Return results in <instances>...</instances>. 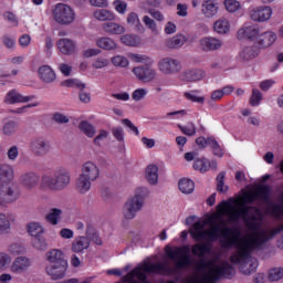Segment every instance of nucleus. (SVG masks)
Wrapping results in <instances>:
<instances>
[{"instance_id":"obj_13","label":"nucleus","mask_w":283,"mask_h":283,"mask_svg":"<svg viewBox=\"0 0 283 283\" xmlns=\"http://www.w3.org/2000/svg\"><path fill=\"white\" fill-rule=\"evenodd\" d=\"M222 48V40L213 36H205L199 40V50L201 52H216Z\"/></svg>"},{"instance_id":"obj_15","label":"nucleus","mask_w":283,"mask_h":283,"mask_svg":"<svg viewBox=\"0 0 283 283\" xmlns=\"http://www.w3.org/2000/svg\"><path fill=\"white\" fill-rule=\"evenodd\" d=\"M271 14H273V9H271V7H259L250 11V18L252 21H256V23L269 21Z\"/></svg>"},{"instance_id":"obj_2","label":"nucleus","mask_w":283,"mask_h":283,"mask_svg":"<svg viewBox=\"0 0 283 283\" xmlns=\"http://www.w3.org/2000/svg\"><path fill=\"white\" fill-rule=\"evenodd\" d=\"M233 275L235 268L227 261L221 263L201 261L197 266V273L186 279V283H216L219 280H231Z\"/></svg>"},{"instance_id":"obj_28","label":"nucleus","mask_w":283,"mask_h":283,"mask_svg":"<svg viewBox=\"0 0 283 283\" xmlns=\"http://www.w3.org/2000/svg\"><path fill=\"white\" fill-rule=\"evenodd\" d=\"M185 43H187V36L184 34H177L166 40V48H169L170 50H178V48H182Z\"/></svg>"},{"instance_id":"obj_41","label":"nucleus","mask_w":283,"mask_h":283,"mask_svg":"<svg viewBox=\"0 0 283 283\" xmlns=\"http://www.w3.org/2000/svg\"><path fill=\"white\" fill-rule=\"evenodd\" d=\"M86 239L92 242H94L95 244H103V241L101 240V237H98V232H96V229H94V227L92 226H87L86 228Z\"/></svg>"},{"instance_id":"obj_3","label":"nucleus","mask_w":283,"mask_h":283,"mask_svg":"<svg viewBox=\"0 0 283 283\" xmlns=\"http://www.w3.org/2000/svg\"><path fill=\"white\" fill-rule=\"evenodd\" d=\"M45 260L49 264L45 265V273L51 280H63L67 275L70 264L65 259V253L59 249L50 250L45 253Z\"/></svg>"},{"instance_id":"obj_39","label":"nucleus","mask_w":283,"mask_h":283,"mask_svg":"<svg viewBox=\"0 0 283 283\" xmlns=\"http://www.w3.org/2000/svg\"><path fill=\"white\" fill-rule=\"evenodd\" d=\"M94 17L97 21H114V19H116V15L107 9H97L94 12Z\"/></svg>"},{"instance_id":"obj_56","label":"nucleus","mask_w":283,"mask_h":283,"mask_svg":"<svg viewBox=\"0 0 283 283\" xmlns=\"http://www.w3.org/2000/svg\"><path fill=\"white\" fill-rule=\"evenodd\" d=\"M145 96H147V88H137L132 94V98L133 101H136V103L143 101Z\"/></svg>"},{"instance_id":"obj_58","label":"nucleus","mask_w":283,"mask_h":283,"mask_svg":"<svg viewBox=\"0 0 283 283\" xmlns=\"http://www.w3.org/2000/svg\"><path fill=\"white\" fill-rule=\"evenodd\" d=\"M52 120H54V123H57V125H65L70 123V117L61 113H54Z\"/></svg>"},{"instance_id":"obj_61","label":"nucleus","mask_w":283,"mask_h":283,"mask_svg":"<svg viewBox=\"0 0 283 283\" xmlns=\"http://www.w3.org/2000/svg\"><path fill=\"white\" fill-rule=\"evenodd\" d=\"M120 41L122 43H124V45H129V46L136 45V38H134V35H129V34L122 35Z\"/></svg>"},{"instance_id":"obj_45","label":"nucleus","mask_w":283,"mask_h":283,"mask_svg":"<svg viewBox=\"0 0 283 283\" xmlns=\"http://www.w3.org/2000/svg\"><path fill=\"white\" fill-rule=\"evenodd\" d=\"M28 232L32 238H39L43 233V227L39 222H31L27 226Z\"/></svg>"},{"instance_id":"obj_20","label":"nucleus","mask_w":283,"mask_h":283,"mask_svg":"<svg viewBox=\"0 0 283 283\" xmlns=\"http://www.w3.org/2000/svg\"><path fill=\"white\" fill-rule=\"evenodd\" d=\"M57 48L62 54L71 55L76 52V42L67 38H62L57 41Z\"/></svg>"},{"instance_id":"obj_21","label":"nucleus","mask_w":283,"mask_h":283,"mask_svg":"<svg viewBox=\"0 0 283 283\" xmlns=\"http://www.w3.org/2000/svg\"><path fill=\"white\" fill-rule=\"evenodd\" d=\"M190 253L191 250L189 249V245L177 247L175 250L171 249V247L166 248V255L174 262H177L180 255H189Z\"/></svg>"},{"instance_id":"obj_19","label":"nucleus","mask_w":283,"mask_h":283,"mask_svg":"<svg viewBox=\"0 0 283 283\" xmlns=\"http://www.w3.org/2000/svg\"><path fill=\"white\" fill-rule=\"evenodd\" d=\"M260 54V46L258 44H252L245 46L239 54L240 61L243 63H247V61H253L255 56H259Z\"/></svg>"},{"instance_id":"obj_54","label":"nucleus","mask_w":283,"mask_h":283,"mask_svg":"<svg viewBox=\"0 0 283 283\" xmlns=\"http://www.w3.org/2000/svg\"><path fill=\"white\" fill-rule=\"evenodd\" d=\"M178 127L185 136H196V124L193 122L188 123V126L178 125Z\"/></svg>"},{"instance_id":"obj_17","label":"nucleus","mask_w":283,"mask_h":283,"mask_svg":"<svg viewBox=\"0 0 283 283\" xmlns=\"http://www.w3.org/2000/svg\"><path fill=\"white\" fill-rule=\"evenodd\" d=\"M34 98H36V95L23 96L18 93L17 90H11L7 93L4 103H7V105H14L17 103H30V101H34Z\"/></svg>"},{"instance_id":"obj_11","label":"nucleus","mask_w":283,"mask_h":283,"mask_svg":"<svg viewBox=\"0 0 283 283\" xmlns=\"http://www.w3.org/2000/svg\"><path fill=\"white\" fill-rule=\"evenodd\" d=\"M0 199L6 205H12L19 200V190L14 184H1L0 185Z\"/></svg>"},{"instance_id":"obj_18","label":"nucleus","mask_w":283,"mask_h":283,"mask_svg":"<svg viewBox=\"0 0 283 283\" xmlns=\"http://www.w3.org/2000/svg\"><path fill=\"white\" fill-rule=\"evenodd\" d=\"M38 76L40 80H42L43 83H48V84L54 83V81H56V73L48 64L41 65L38 69Z\"/></svg>"},{"instance_id":"obj_42","label":"nucleus","mask_w":283,"mask_h":283,"mask_svg":"<svg viewBox=\"0 0 283 283\" xmlns=\"http://www.w3.org/2000/svg\"><path fill=\"white\" fill-rule=\"evenodd\" d=\"M214 32L218 34H227L229 32V21L227 19H220L213 24Z\"/></svg>"},{"instance_id":"obj_60","label":"nucleus","mask_w":283,"mask_h":283,"mask_svg":"<svg viewBox=\"0 0 283 283\" xmlns=\"http://www.w3.org/2000/svg\"><path fill=\"white\" fill-rule=\"evenodd\" d=\"M185 98H187V101H191V103H199L200 105H202V103H205V97H199V96H196L189 92H186L184 94Z\"/></svg>"},{"instance_id":"obj_35","label":"nucleus","mask_w":283,"mask_h":283,"mask_svg":"<svg viewBox=\"0 0 283 283\" xmlns=\"http://www.w3.org/2000/svg\"><path fill=\"white\" fill-rule=\"evenodd\" d=\"M103 30H105L107 32V34H125V27H123L116 22L104 23Z\"/></svg>"},{"instance_id":"obj_53","label":"nucleus","mask_w":283,"mask_h":283,"mask_svg":"<svg viewBox=\"0 0 283 283\" xmlns=\"http://www.w3.org/2000/svg\"><path fill=\"white\" fill-rule=\"evenodd\" d=\"M111 132L117 143H125V129H123L122 126L113 127Z\"/></svg>"},{"instance_id":"obj_55","label":"nucleus","mask_w":283,"mask_h":283,"mask_svg":"<svg viewBox=\"0 0 283 283\" xmlns=\"http://www.w3.org/2000/svg\"><path fill=\"white\" fill-rule=\"evenodd\" d=\"M224 7L228 12H238L240 10V2L237 0H224Z\"/></svg>"},{"instance_id":"obj_12","label":"nucleus","mask_w":283,"mask_h":283,"mask_svg":"<svg viewBox=\"0 0 283 283\" xmlns=\"http://www.w3.org/2000/svg\"><path fill=\"white\" fill-rule=\"evenodd\" d=\"M53 174L57 185V191H63V189L70 186L72 180V174L70 172V169L60 167L56 168Z\"/></svg>"},{"instance_id":"obj_40","label":"nucleus","mask_w":283,"mask_h":283,"mask_svg":"<svg viewBox=\"0 0 283 283\" xmlns=\"http://www.w3.org/2000/svg\"><path fill=\"white\" fill-rule=\"evenodd\" d=\"M192 167L196 171H200V174H207L209 171V159L206 157L197 158Z\"/></svg>"},{"instance_id":"obj_51","label":"nucleus","mask_w":283,"mask_h":283,"mask_svg":"<svg viewBox=\"0 0 283 283\" xmlns=\"http://www.w3.org/2000/svg\"><path fill=\"white\" fill-rule=\"evenodd\" d=\"M269 280L270 282H280V280H283V268H274L270 270Z\"/></svg>"},{"instance_id":"obj_7","label":"nucleus","mask_w":283,"mask_h":283,"mask_svg":"<svg viewBox=\"0 0 283 283\" xmlns=\"http://www.w3.org/2000/svg\"><path fill=\"white\" fill-rule=\"evenodd\" d=\"M53 19L60 25H70L74 23V19H76V13L74 12V9H72V7L64 3H57L53 9Z\"/></svg>"},{"instance_id":"obj_10","label":"nucleus","mask_w":283,"mask_h":283,"mask_svg":"<svg viewBox=\"0 0 283 283\" xmlns=\"http://www.w3.org/2000/svg\"><path fill=\"white\" fill-rule=\"evenodd\" d=\"M159 72L166 74V76H171V74H178L182 70V64L180 61L172 57H164L158 63Z\"/></svg>"},{"instance_id":"obj_33","label":"nucleus","mask_w":283,"mask_h":283,"mask_svg":"<svg viewBox=\"0 0 283 283\" xmlns=\"http://www.w3.org/2000/svg\"><path fill=\"white\" fill-rule=\"evenodd\" d=\"M41 185L44 189H50L51 191H59V186L56 184V177L44 175L41 179Z\"/></svg>"},{"instance_id":"obj_6","label":"nucleus","mask_w":283,"mask_h":283,"mask_svg":"<svg viewBox=\"0 0 283 283\" xmlns=\"http://www.w3.org/2000/svg\"><path fill=\"white\" fill-rule=\"evenodd\" d=\"M145 193L147 189H142V192H137L133 198L128 199L123 208V216L125 220H134L138 211H140L145 205Z\"/></svg>"},{"instance_id":"obj_24","label":"nucleus","mask_w":283,"mask_h":283,"mask_svg":"<svg viewBox=\"0 0 283 283\" xmlns=\"http://www.w3.org/2000/svg\"><path fill=\"white\" fill-rule=\"evenodd\" d=\"M207 76V73L200 69H191L186 70L182 73V81H187L188 83H193L196 81H202Z\"/></svg>"},{"instance_id":"obj_44","label":"nucleus","mask_w":283,"mask_h":283,"mask_svg":"<svg viewBox=\"0 0 283 283\" xmlns=\"http://www.w3.org/2000/svg\"><path fill=\"white\" fill-rule=\"evenodd\" d=\"M17 129H19V123L14 122V120H9L4 124V126L2 127V132L4 134V136H12L14 134H17Z\"/></svg>"},{"instance_id":"obj_64","label":"nucleus","mask_w":283,"mask_h":283,"mask_svg":"<svg viewBox=\"0 0 283 283\" xmlns=\"http://www.w3.org/2000/svg\"><path fill=\"white\" fill-rule=\"evenodd\" d=\"M189 7L187 4L178 3L177 4V15L178 17H187L188 12L187 10Z\"/></svg>"},{"instance_id":"obj_46","label":"nucleus","mask_w":283,"mask_h":283,"mask_svg":"<svg viewBox=\"0 0 283 283\" xmlns=\"http://www.w3.org/2000/svg\"><path fill=\"white\" fill-rule=\"evenodd\" d=\"M209 147L213 156H217V158H222V156H224V148H222V146H220V143L216 140V137H212V140L210 142Z\"/></svg>"},{"instance_id":"obj_9","label":"nucleus","mask_w":283,"mask_h":283,"mask_svg":"<svg viewBox=\"0 0 283 283\" xmlns=\"http://www.w3.org/2000/svg\"><path fill=\"white\" fill-rule=\"evenodd\" d=\"M132 72L138 81H142V83H151L157 76L156 69L151 67L149 64L135 66Z\"/></svg>"},{"instance_id":"obj_43","label":"nucleus","mask_w":283,"mask_h":283,"mask_svg":"<svg viewBox=\"0 0 283 283\" xmlns=\"http://www.w3.org/2000/svg\"><path fill=\"white\" fill-rule=\"evenodd\" d=\"M63 210L59 208H52L51 211L46 214V220L51 224H59V220H61V216Z\"/></svg>"},{"instance_id":"obj_37","label":"nucleus","mask_w":283,"mask_h":283,"mask_svg":"<svg viewBox=\"0 0 283 283\" xmlns=\"http://www.w3.org/2000/svg\"><path fill=\"white\" fill-rule=\"evenodd\" d=\"M178 186L181 193L186 195L193 193V189H196L193 180L187 178L180 179Z\"/></svg>"},{"instance_id":"obj_23","label":"nucleus","mask_w":283,"mask_h":283,"mask_svg":"<svg viewBox=\"0 0 283 283\" xmlns=\"http://www.w3.org/2000/svg\"><path fill=\"white\" fill-rule=\"evenodd\" d=\"M256 41L260 48H264V49L271 48V45H273V43L277 41V34H275V32L273 31H266V32L260 33Z\"/></svg>"},{"instance_id":"obj_30","label":"nucleus","mask_w":283,"mask_h":283,"mask_svg":"<svg viewBox=\"0 0 283 283\" xmlns=\"http://www.w3.org/2000/svg\"><path fill=\"white\" fill-rule=\"evenodd\" d=\"M256 200H262L264 205H269L271 202V187L263 185L260 186L255 190Z\"/></svg>"},{"instance_id":"obj_29","label":"nucleus","mask_w":283,"mask_h":283,"mask_svg":"<svg viewBox=\"0 0 283 283\" xmlns=\"http://www.w3.org/2000/svg\"><path fill=\"white\" fill-rule=\"evenodd\" d=\"M30 266V260L24 256H19L14 260L11 271L13 273H23V271H28V268Z\"/></svg>"},{"instance_id":"obj_5","label":"nucleus","mask_w":283,"mask_h":283,"mask_svg":"<svg viewBox=\"0 0 283 283\" xmlns=\"http://www.w3.org/2000/svg\"><path fill=\"white\" fill-rule=\"evenodd\" d=\"M189 266H191V256L184 255L181 260L177 261L175 269L167 266L165 263H154L146 265L144 270L146 273H167L168 275H177L175 280L178 282L180 280V276H178V271L189 269Z\"/></svg>"},{"instance_id":"obj_31","label":"nucleus","mask_w":283,"mask_h":283,"mask_svg":"<svg viewBox=\"0 0 283 283\" xmlns=\"http://www.w3.org/2000/svg\"><path fill=\"white\" fill-rule=\"evenodd\" d=\"M96 45L97 48H101V50H106L108 52H111L112 50L118 49V44H116V42L112 38H107V36L97 39Z\"/></svg>"},{"instance_id":"obj_49","label":"nucleus","mask_w":283,"mask_h":283,"mask_svg":"<svg viewBox=\"0 0 283 283\" xmlns=\"http://www.w3.org/2000/svg\"><path fill=\"white\" fill-rule=\"evenodd\" d=\"M32 247L36 251H48V241H45V238L35 237L32 240Z\"/></svg>"},{"instance_id":"obj_62","label":"nucleus","mask_w":283,"mask_h":283,"mask_svg":"<svg viewBox=\"0 0 283 283\" xmlns=\"http://www.w3.org/2000/svg\"><path fill=\"white\" fill-rule=\"evenodd\" d=\"M3 19L6 21H9V23H14L15 25H19V20L17 19V15L12 13V11H6L3 13Z\"/></svg>"},{"instance_id":"obj_36","label":"nucleus","mask_w":283,"mask_h":283,"mask_svg":"<svg viewBox=\"0 0 283 283\" xmlns=\"http://www.w3.org/2000/svg\"><path fill=\"white\" fill-rule=\"evenodd\" d=\"M12 231V223L6 213L0 212V235H8Z\"/></svg>"},{"instance_id":"obj_1","label":"nucleus","mask_w":283,"mask_h":283,"mask_svg":"<svg viewBox=\"0 0 283 283\" xmlns=\"http://www.w3.org/2000/svg\"><path fill=\"white\" fill-rule=\"evenodd\" d=\"M206 224V222L196 221L190 229L192 240H196V242H202V240L206 241L192 245V255H196L197 258H205V255H209V253L213 251V244L211 242H218L220 238H222L220 243L223 249H233L234 247V249L238 250L240 240L233 237L234 229L228 227L222 217H220V222L213 226L211 230H205Z\"/></svg>"},{"instance_id":"obj_52","label":"nucleus","mask_w":283,"mask_h":283,"mask_svg":"<svg viewBox=\"0 0 283 283\" xmlns=\"http://www.w3.org/2000/svg\"><path fill=\"white\" fill-rule=\"evenodd\" d=\"M111 63H113L115 67H127V65H129V60L123 55H115L111 59Z\"/></svg>"},{"instance_id":"obj_27","label":"nucleus","mask_w":283,"mask_h":283,"mask_svg":"<svg viewBox=\"0 0 283 283\" xmlns=\"http://www.w3.org/2000/svg\"><path fill=\"white\" fill-rule=\"evenodd\" d=\"M202 14L211 19L218 14V3L216 0H206L202 3Z\"/></svg>"},{"instance_id":"obj_59","label":"nucleus","mask_w":283,"mask_h":283,"mask_svg":"<svg viewBox=\"0 0 283 283\" xmlns=\"http://www.w3.org/2000/svg\"><path fill=\"white\" fill-rule=\"evenodd\" d=\"M211 140H213V137H198L196 139V144L198 145L199 149H207L211 144Z\"/></svg>"},{"instance_id":"obj_14","label":"nucleus","mask_w":283,"mask_h":283,"mask_svg":"<svg viewBox=\"0 0 283 283\" xmlns=\"http://www.w3.org/2000/svg\"><path fill=\"white\" fill-rule=\"evenodd\" d=\"M30 148L34 156H46V154H50L51 146L50 142L43 138H35L31 142Z\"/></svg>"},{"instance_id":"obj_50","label":"nucleus","mask_w":283,"mask_h":283,"mask_svg":"<svg viewBox=\"0 0 283 283\" xmlns=\"http://www.w3.org/2000/svg\"><path fill=\"white\" fill-rule=\"evenodd\" d=\"M262 98H263L262 92H260V90H258V88H253L252 95L250 97V105L252 107H258V105H260V103H262Z\"/></svg>"},{"instance_id":"obj_32","label":"nucleus","mask_w":283,"mask_h":283,"mask_svg":"<svg viewBox=\"0 0 283 283\" xmlns=\"http://www.w3.org/2000/svg\"><path fill=\"white\" fill-rule=\"evenodd\" d=\"M85 249H90V239L86 237H78L72 243L73 253H81L85 251Z\"/></svg>"},{"instance_id":"obj_34","label":"nucleus","mask_w":283,"mask_h":283,"mask_svg":"<svg viewBox=\"0 0 283 283\" xmlns=\"http://www.w3.org/2000/svg\"><path fill=\"white\" fill-rule=\"evenodd\" d=\"M146 180L149 185H158V166L148 165L146 168Z\"/></svg>"},{"instance_id":"obj_57","label":"nucleus","mask_w":283,"mask_h":283,"mask_svg":"<svg viewBox=\"0 0 283 283\" xmlns=\"http://www.w3.org/2000/svg\"><path fill=\"white\" fill-rule=\"evenodd\" d=\"M143 21L145 23V25L151 30V32H154V34H158V28L156 27V22L154 21V19L149 18V15H145L143 18Z\"/></svg>"},{"instance_id":"obj_16","label":"nucleus","mask_w":283,"mask_h":283,"mask_svg":"<svg viewBox=\"0 0 283 283\" xmlns=\"http://www.w3.org/2000/svg\"><path fill=\"white\" fill-rule=\"evenodd\" d=\"M262 29L260 27L253 24L243 27L238 31V39H247L248 41H258Z\"/></svg>"},{"instance_id":"obj_25","label":"nucleus","mask_w":283,"mask_h":283,"mask_svg":"<svg viewBox=\"0 0 283 283\" xmlns=\"http://www.w3.org/2000/svg\"><path fill=\"white\" fill-rule=\"evenodd\" d=\"M40 180L41 179L39 178V175L32 171L25 172L20 176V184H22V186L27 189H33V187H36V185H39Z\"/></svg>"},{"instance_id":"obj_63","label":"nucleus","mask_w":283,"mask_h":283,"mask_svg":"<svg viewBox=\"0 0 283 283\" xmlns=\"http://www.w3.org/2000/svg\"><path fill=\"white\" fill-rule=\"evenodd\" d=\"M243 205H253V202H255V200H258V197L254 193H245L242 198H241Z\"/></svg>"},{"instance_id":"obj_38","label":"nucleus","mask_w":283,"mask_h":283,"mask_svg":"<svg viewBox=\"0 0 283 283\" xmlns=\"http://www.w3.org/2000/svg\"><path fill=\"white\" fill-rule=\"evenodd\" d=\"M78 129L85 134L88 138H94L96 136V127L94 125L90 124L87 120H82L78 124Z\"/></svg>"},{"instance_id":"obj_47","label":"nucleus","mask_w":283,"mask_h":283,"mask_svg":"<svg viewBox=\"0 0 283 283\" xmlns=\"http://www.w3.org/2000/svg\"><path fill=\"white\" fill-rule=\"evenodd\" d=\"M226 176H227L226 171H221L217 176V191L219 193H227V191H229V186H224Z\"/></svg>"},{"instance_id":"obj_4","label":"nucleus","mask_w":283,"mask_h":283,"mask_svg":"<svg viewBox=\"0 0 283 283\" xmlns=\"http://www.w3.org/2000/svg\"><path fill=\"white\" fill-rule=\"evenodd\" d=\"M101 171L92 161H86L82 166V172L76 180V189L80 193H87L92 189V182L98 179Z\"/></svg>"},{"instance_id":"obj_48","label":"nucleus","mask_w":283,"mask_h":283,"mask_svg":"<svg viewBox=\"0 0 283 283\" xmlns=\"http://www.w3.org/2000/svg\"><path fill=\"white\" fill-rule=\"evenodd\" d=\"M127 23L128 25L136 28L138 32L143 31V24L140 23V19H138V14L135 12H132L127 17Z\"/></svg>"},{"instance_id":"obj_8","label":"nucleus","mask_w":283,"mask_h":283,"mask_svg":"<svg viewBox=\"0 0 283 283\" xmlns=\"http://www.w3.org/2000/svg\"><path fill=\"white\" fill-rule=\"evenodd\" d=\"M62 87H76L78 90V98L81 103H91L92 101V94L87 92V84L81 82L77 78H69L61 83Z\"/></svg>"},{"instance_id":"obj_22","label":"nucleus","mask_w":283,"mask_h":283,"mask_svg":"<svg viewBox=\"0 0 283 283\" xmlns=\"http://www.w3.org/2000/svg\"><path fill=\"white\" fill-rule=\"evenodd\" d=\"M14 180V169L8 164H0V185H8Z\"/></svg>"},{"instance_id":"obj_26","label":"nucleus","mask_w":283,"mask_h":283,"mask_svg":"<svg viewBox=\"0 0 283 283\" xmlns=\"http://www.w3.org/2000/svg\"><path fill=\"white\" fill-rule=\"evenodd\" d=\"M147 274L145 271H143V268H135L126 275V282L133 283V282H146Z\"/></svg>"}]
</instances>
